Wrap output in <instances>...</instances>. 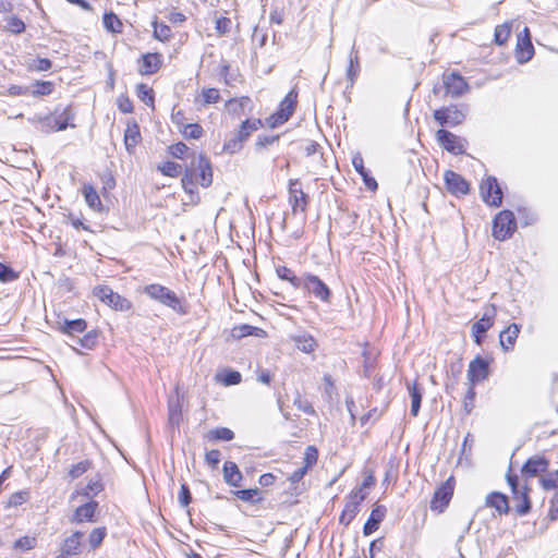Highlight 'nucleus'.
<instances>
[{
    "label": "nucleus",
    "mask_w": 558,
    "mask_h": 558,
    "mask_svg": "<svg viewBox=\"0 0 558 558\" xmlns=\"http://www.w3.org/2000/svg\"><path fill=\"white\" fill-rule=\"evenodd\" d=\"M539 482H541L542 487L546 490L557 488L558 487V470L555 472H549L546 475L542 476Z\"/></svg>",
    "instance_id": "de8ad7c7"
},
{
    "label": "nucleus",
    "mask_w": 558,
    "mask_h": 558,
    "mask_svg": "<svg viewBox=\"0 0 558 558\" xmlns=\"http://www.w3.org/2000/svg\"><path fill=\"white\" fill-rule=\"evenodd\" d=\"M520 332V326L518 324L509 325L499 335L500 345L504 350L508 351L512 349Z\"/></svg>",
    "instance_id": "a878e982"
},
{
    "label": "nucleus",
    "mask_w": 558,
    "mask_h": 558,
    "mask_svg": "<svg viewBox=\"0 0 558 558\" xmlns=\"http://www.w3.org/2000/svg\"><path fill=\"white\" fill-rule=\"evenodd\" d=\"M386 512L387 509L385 506H376L372 510L371 515L363 527V533L365 536L373 534L379 529L380 523L386 517Z\"/></svg>",
    "instance_id": "6ab92c4d"
},
{
    "label": "nucleus",
    "mask_w": 558,
    "mask_h": 558,
    "mask_svg": "<svg viewBox=\"0 0 558 558\" xmlns=\"http://www.w3.org/2000/svg\"><path fill=\"white\" fill-rule=\"evenodd\" d=\"M485 505L496 509L499 514H507L509 512L507 496L498 492L488 494L485 499Z\"/></svg>",
    "instance_id": "412c9836"
},
{
    "label": "nucleus",
    "mask_w": 558,
    "mask_h": 558,
    "mask_svg": "<svg viewBox=\"0 0 558 558\" xmlns=\"http://www.w3.org/2000/svg\"><path fill=\"white\" fill-rule=\"evenodd\" d=\"M143 292L151 300L159 302L160 304L170 307L178 314H186V310L183 307L179 296L169 288L159 284L151 283L144 287Z\"/></svg>",
    "instance_id": "f257e3e1"
},
{
    "label": "nucleus",
    "mask_w": 558,
    "mask_h": 558,
    "mask_svg": "<svg viewBox=\"0 0 558 558\" xmlns=\"http://www.w3.org/2000/svg\"><path fill=\"white\" fill-rule=\"evenodd\" d=\"M361 71L360 66V58L359 50L355 46H352V49L349 54V65L347 69V81L350 86H353Z\"/></svg>",
    "instance_id": "b1692460"
},
{
    "label": "nucleus",
    "mask_w": 558,
    "mask_h": 558,
    "mask_svg": "<svg viewBox=\"0 0 558 558\" xmlns=\"http://www.w3.org/2000/svg\"><path fill=\"white\" fill-rule=\"evenodd\" d=\"M480 193L482 201L490 207H499L502 204V189L496 177H487L481 182Z\"/></svg>",
    "instance_id": "423d86ee"
},
{
    "label": "nucleus",
    "mask_w": 558,
    "mask_h": 558,
    "mask_svg": "<svg viewBox=\"0 0 558 558\" xmlns=\"http://www.w3.org/2000/svg\"><path fill=\"white\" fill-rule=\"evenodd\" d=\"M296 344L301 351L305 353H311L315 350L316 341L311 336H304L296 339Z\"/></svg>",
    "instance_id": "864d4df0"
},
{
    "label": "nucleus",
    "mask_w": 558,
    "mask_h": 558,
    "mask_svg": "<svg viewBox=\"0 0 558 558\" xmlns=\"http://www.w3.org/2000/svg\"><path fill=\"white\" fill-rule=\"evenodd\" d=\"M549 461L543 456H534L526 460L521 469L524 477H533L547 471Z\"/></svg>",
    "instance_id": "dca6fc26"
},
{
    "label": "nucleus",
    "mask_w": 558,
    "mask_h": 558,
    "mask_svg": "<svg viewBox=\"0 0 558 558\" xmlns=\"http://www.w3.org/2000/svg\"><path fill=\"white\" fill-rule=\"evenodd\" d=\"M434 118L441 125L454 126L462 123L465 114L457 107H446L435 110Z\"/></svg>",
    "instance_id": "ddd939ff"
},
{
    "label": "nucleus",
    "mask_w": 558,
    "mask_h": 558,
    "mask_svg": "<svg viewBox=\"0 0 558 558\" xmlns=\"http://www.w3.org/2000/svg\"><path fill=\"white\" fill-rule=\"evenodd\" d=\"M102 23L105 28L110 33H121L122 32V22L113 12H108L104 14Z\"/></svg>",
    "instance_id": "473e14b6"
},
{
    "label": "nucleus",
    "mask_w": 558,
    "mask_h": 558,
    "mask_svg": "<svg viewBox=\"0 0 558 558\" xmlns=\"http://www.w3.org/2000/svg\"><path fill=\"white\" fill-rule=\"evenodd\" d=\"M54 118V123L57 125V130L63 131L68 126H74V124H71L70 121L73 120L74 114L70 107L64 108L61 112H58V110L52 113Z\"/></svg>",
    "instance_id": "7c9ffc66"
},
{
    "label": "nucleus",
    "mask_w": 558,
    "mask_h": 558,
    "mask_svg": "<svg viewBox=\"0 0 558 558\" xmlns=\"http://www.w3.org/2000/svg\"><path fill=\"white\" fill-rule=\"evenodd\" d=\"M52 66V62L47 58H37L33 61L31 68L35 71L43 72L48 71Z\"/></svg>",
    "instance_id": "338daca9"
},
{
    "label": "nucleus",
    "mask_w": 558,
    "mask_h": 558,
    "mask_svg": "<svg viewBox=\"0 0 558 558\" xmlns=\"http://www.w3.org/2000/svg\"><path fill=\"white\" fill-rule=\"evenodd\" d=\"M36 545V538L31 536H23L15 541L14 548L19 550H29Z\"/></svg>",
    "instance_id": "052dcab7"
},
{
    "label": "nucleus",
    "mask_w": 558,
    "mask_h": 558,
    "mask_svg": "<svg viewBox=\"0 0 558 558\" xmlns=\"http://www.w3.org/2000/svg\"><path fill=\"white\" fill-rule=\"evenodd\" d=\"M447 191L457 196L461 197L470 192V183L464 177H442Z\"/></svg>",
    "instance_id": "f3484780"
},
{
    "label": "nucleus",
    "mask_w": 558,
    "mask_h": 558,
    "mask_svg": "<svg viewBox=\"0 0 558 558\" xmlns=\"http://www.w3.org/2000/svg\"><path fill=\"white\" fill-rule=\"evenodd\" d=\"M437 141L440 146L452 154H461L464 151V145L461 138L449 131L438 130L436 133Z\"/></svg>",
    "instance_id": "2eb2a0df"
},
{
    "label": "nucleus",
    "mask_w": 558,
    "mask_h": 558,
    "mask_svg": "<svg viewBox=\"0 0 558 558\" xmlns=\"http://www.w3.org/2000/svg\"><path fill=\"white\" fill-rule=\"evenodd\" d=\"M162 63V56L160 53H145L142 56V65L140 73L142 75H149L156 73Z\"/></svg>",
    "instance_id": "aec40b11"
},
{
    "label": "nucleus",
    "mask_w": 558,
    "mask_h": 558,
    "mask_svg": "<svg viewBox=\"0 0 558 558\" xmlns=\"http://www.w3.org/2000/svg\"><path fill=\"white\" fill-rule=\"evenodd\" d=\"M182 420V410L179 401L169 402V423L171 426H178Z\"/></svg>",
    "instance_id": "c03bdc74"
},
{
    "label": "nucleus",
    "mask_w": 558,
    "mask_h": 558,
    "mask_svg": "<svg viewBox=\"0 0 558 558\" xmlns=\"http://www.w3.org/2000/svg\"><path fill=\"white\" fill-rule=\"evenodd\" d=\"M8 29L14 34H21L25 31L24 22L15 16L8 20Z\"/></svg>",
    "instance_id": "69168bd1"
},
{
    "label": "nucleus",
    "mask_w": 558,
    "mask_h": 558,
    "mask_svg": "<svg viewBox=\"0 0 558 558\" xmlns=\"http://www.w3.org/2000/svg\"><path fill=\"white\" fill-rule=\"evenodd\" d=\"M298 92L292 88L283 100L280 102L278 110L267 119V123L270 128H276L286 123L293 114L296 102Z\"/></svg>",
    "instance_id": "f03ea898"
},
{
    "label": "nucleus",
    "mask_w": 558,
    "mask_h": 558,
    "mask_svg": "<svg viewBox=\"0 0 558 558\" xmlns=\"http://www.w3.org/2000/svg\"><path fill=\"white\" fill-rule=\"evenodd\" d=\"M208 438L210 440L230 441L234 438V433L227 427H218V428L211 429L208 433Z\"/></svg>",
    "instance_id": "ea45409f"
},
{
    "label": "nucleus",
    "mask_w": 558,
    "mask_h": 558,
    "mask_svg": "<svg viewBox=\"0 0 558 558\" xmlns=\"http://www.w3.org/2000/svg\"><path fill=\"white\" fill-rule=\"evenodd\" d=\"M243 476L236 463L227 461L223 464V480L233 487H239Z\"/></svg>",
    "instance_id": "393cba45"
},
{
    "label": "nucleus",
    "mask_w": 558,
    "mask_h": 558,
    "mask_svg": "<svg viewBox=\"0 0 558 558\" xmlns=\"http://www.w3.org/2000/svg\"><path fill=\"white\" fill-rule=\"evenodd\" d=\"M366 498L365 493H361V489H353L345 502L344 509L340 515V523L348 526L360 511L361 502Z\"/></svg>",
    "instance_id": "9b49d317"
},
{
    "label": "nucleus",
    "mask_w": 558,
    "mask_h": 558,
    "mask_svg": "<svg viewBox=\"0 0 558 558\" xmlns=\"http://www.w3.org/2000/svg\"><path fill=\"white\" fill-rule=\"evenodd\" d=\"M301 288L323 303L329 304L331 302L332 292L330 288L316 275L305 272Z\"/></svg>",
    "instance_id": "20e7f679"
},
{
    "label": "nucleus",
    "mask_w": 558,
    "mask_h": 558,
    "mask_svg": "<svg viewBox=\"0 0 558 558\" xmlns=\"http://www.w3.org/2000/svg\"><path fill=\"white\" fill-rule=\"evenodd\" d=\"M488 362L481 356L471 361L468 369V380L470 385H476L488 377Z\"/></svg>",
    "instance_id": "4468645a"
},
{
    "label": "nucleus",
    "mask_w": 558,
    "mask_h": 558,
    "mask_svg": "<svg viewBox=\"0 0 558 558\" xmlns=\"http://www.w3.org/2000/svg\"><path fill=\"white\" fill-rule=\"evenodd\" d=\"M262 126H263V123H262L260 119H254V120L247 119V120L242 122L241 128H240L238 134L244 141H246L252 132L257 131Z\"/></svg>",
    "instance_id": "72a5a7b5"
},
{
    "label": "nucleus",
    "mask_w": 558,
    "mask_h": 558,
    "mask_svg": "<svg viewBox=\"0 0 558 558\" xmlns=\"http://www.w3.org/2000/svg\"><path fill=\"white\" fill-rule=\"evenodd\" d=\"M454 492V477L450 476L434 493L430 500L433 511L442 512L449 505Z\"/></svg>",
    "instance_id": "6e6552de"
},
{
    "label": "nucleus",
    "mask_w": 558,
    "mask_h": 558,
    "mask_svg": "<svg viewBox=\"0 0 558 558\" xmlns=\"http://www.w3.org/2000/svg\"><path fill=\"white\" fill-rule=\"evenodd\" d=\"M250 102H251V99L248 97H241L240 99H231L227 102V108L230 112L239 113Z\"/></svg>",
    "instance_id": "6e6d98bb"
},
{
    "label": "nucleus",
    "mask_w": 558,
    "mask_h": 558,
    "mask_svg": "<svg viewBox=\"0 0 558 558\" xmlns=\"http://www.w3.org/2000/svg\"><path fill=\"white\" fill-rule=\"evenodd\" d=\"M534 47L530 37L524 38L518 43L517 60L519 63H525L532 59Z\"/></svg>",
    "instance_id": "c85d7f7f"
},
{
    "label": "nucleus",
    "mask_w": 558,
    "mask_h": 558,
    "mask_svg": "<svg viewBox=\"0 0 558 558\" xmlns=\"http://www.w3.org/2000/svg\"><path fill=\"white\" fill-rule=\"evenodd\" d=\"M510 36V27L507 24L498 25L495 28V43L499 46L504 45Z\"/></svg>",
    "instance_id": "3c124183"
},
{
    "label": "nucleus",
    "mask_w": 558,
    "mask_h": 558,
    "mask_svg": "<svg viewBox=\"0 0 558 558\" xmlns=\"http://www.w3.org/2000/svg\"><path fill=\"white\" fill-rule=\"evenodd\" d=\"M496 306L494 304H488L484 308L483 316L473 324L472 326V335L474 338V342L476 344H482L483 337L488 329L494 325V319L496 316Z\"/></svg>",
    "instance_id": "1a4fd4ad"
},
{
    "label": "nucleus",
    "mask_w": 558,
    "mask_h": 558,
    "mask_svg": "<svg viewBox=\"0 0 558 558\" xmlns=\"http://www.w3.org/2000/svg\"><path fill=\"white\" fill-rule=\"evenodd\" d=\"M98 504L96 501H89L82 506H80L73 517L71 518V522L73 523H82L85 521H94L95 511Z\"/></svg>",
    "instance_id": "5701e85b"
},
{
    "label": "nucleus",
    "mask_w": 558,
    "mask_h": 558,
    "mask_svg": "<svg viewBox=\"0 0 558 558\" xmlns=\"http://www.w3.org/2000/svg\"><path fill=\"white\" fill-rule=\"evenodd\" d=\"M93 293L101 302L116 311L126 312L132 308V303L128 299L107 286L95 287Z\"/></svg>",
    "instance_id": "39448f33"
},
{
    "label": "nucleus",
    "mask_w": 558,
    "mask_h": 558,
    "mask_svg": "<svg viewBox=\"0 0 558 558\" xmlns=\"http://www.w3.org/2000/svg\"><path fill=\"white\" fill-rule=\"evenodd\" d=\"M444 86L452 98H458L469 90V84L459 73L444 75Z\"/></svg>",
    "instance_id": "f8f14e48"
},
{
    "label": "nucleus",
    "mask_w": 558,
    "mask_h": 558,
    "mask_svg": "<svg viewBox=\"0 0 558 558\" xmlns=\"http://www.w3.org/2000/svg\"><path fill=\"white\" fill-rule=\"evenodd\" d=\"M104 489L99 477L90 478L82 494L88 498L95 497Z\"/></svg>",
    "instance_id": "79ce46f5"
},
{
    "label": "nucleus",
    "mask_w": 558,
    "mask_h": 558,
    "mask_svg": "<svg viewBox=\"0 0 558 558\" xmlns=\"http://www.w3.org/2000/svg\"><path fill=\"white\" fill-rule=\"evenodd\" d=\"M183 134L187 138L197 140L203 134V128L199 124H187L183 131Z\"/></svg>",
    "instance_id": "0e129e2a"
},
{
    "label": "nucleus",
    "mask_w": 558,
    "mask_h": 558,
    "mask_svg": "<svg viewBox=\"0 0 558 558\" xmlns=\"http://www.w3.org/2000/svg\"><path fill=\"white\" fill-rule=\"evenodd\" d=\"M279 140L278 135H259L256 140L255 146L257 150L268 147Z\"/></svg>",
    "instance_id": "e2e57ef3"
},
{
    "label": "nucleus",
    "mask_w": 558,
    "mask_h": 558,
    "mask_svg": "<svg viewBox=\"0 0 558 558\" xmlns=\"http://www.w3.org/2000/svg\"><path fill=\"white\" fill-rule=\"evenodd\" d=\"M29 498V493L27 490H20L11 495L8 506L9 507H17L26 502Z\"/></svg>",
    "instance_id": "13d9d810"
},
{
    "label": "nucleus",
    "mask_w": 558,
    "mask_h": 558,
    "mask_svg": "<svg viewBox=\"0 0 558 558\" xmlns=\"http://www.w3.org/2000/svg\"><path fill=\"white\" fill-rule=\"evenodd\" d=\"M307 195L304 193L299 179L290 180L289 183V204L292 214L296 216L299 213L305 214L307 207Z\"/></svg>",
    "instance_id": "9d476101"
},
{
    "label": "nucleus",
    "mask_w": 558,
    "mask_h": 558,
    "mask_svg": "<svg viewBox=\"0 0 558 558\" xmlns=\"http://www.w3.org/2000/svg\"><path fill=\"white\" fill-rule=\"evenodd\" d=\"M82 194L87 206L95 213L102 214L107 211L102 205L100 195L92 184H84L82 187Z\"/></svg>",
    "instance_id": "a211bd4d"
},
{
    "label": "nucleus",
    "mask_w": 558,
    "mask_h": 558,
    "mask_svg": "<svg viewBox=\"0 0 558 558\" xmlns=\"http://www.w3.org/2000/svg\"><path fill=\"white\" fill-rule=\"evenodd\" d=\"M203 99L205 104H215L219 100L220 94L217 88H207L204 89L203 93Z\"/></svg>",
    "instance_id": "774afa93"
},
{
    "label": "nucleus",
    "mask_w": 558,
    "mask_h": 558,
    "mask_svg": "<svg viewBox=\"0 0 558 558\" xmlns=\"http://www.w3.org/2000/svg\"><path fill=\"white\" fill-rule=\"evenodd\" d=\"M234 494L242 501L254 502L260 499V492L258 488L240 489L236 490Z\"/></svg>",
    "instance_id": "49530a36"
},
{
    "label": "nucleus",
    "mask_w": 558,
    "mask_h": 558,
    "mask_svg": "<svg viewBox=\"0 0 558 558\" xmlns=\"http://www.w3.org/2000/svg\"><path fill=\"white\" fill-rule=\"evenodd\" d=\"M260 333H264L263 329H260L258 327L251 326V325H246V324L235 326L232 329V335H233V337H236V338H243V337H247V336L258 337V336H260Z\"/></svg>",
    "instance_id": "e433bc0d"
},
{
    "label": "nucleus",
    "mask_w": 558,
    "mask_h": 558,
    "mask_svg": "<svg viewBox=\"0 0 558 558\" xmlns=\"http://www.w3.org/2000/svg\"><path fill=\"white\" fill-rule=\"evenodd\" d=\"M137 97L147 106L154 105V90L148 85L141 83L136 86Z\"/></svg>",
    "instance_id": "58836bf2"
},
{
    "label": "nucleus",
    "mask_w": 558,
    "mask_h": 558,
    "mask_svg": "<svg viewBox=\"0 0 558 558\" xmlns=\"http://www.w3.org/2000/svg\"><path fill=\"white\" fill-rule=\"evenodd\" d=\"M318 458V451L314 446H307L304 452V466L310 469L316 464Z\"/></svg>",
    "instance_id": "bf43d9fd"
},
{
    "label": "nucleus",
    "mask_w": 558,
    "mask_h": 558,
    "mask_svg": "<svg viewBox=\"0 0 558 558\" xmlns=\"http://www.w3.org/2000/svg\"><path fill=\"white\" fill-rule=\"evenodd\" d=\"M244 140L239 135H233L231 138L227 140L222 146V151L227 154H235L240 151L243 147Z\"/></svg>",
    "instance_id": "4c0bfd02"
},
{
    "label": "nucleus",
    "mask_w": 558,
    "mask_h": 558,
    "mask_svg": "<svg viewBox=\"0 0 558 558\" xmlns=\"http://www.w3.org/2000/svg\"><path fill=\"white\" fill-rule=\"evenodd\" d=\"M151 25L154 27V38L162 43L170 40L172 36L170 26L163 23H158L157 19L151 23Z\"/></svg>",
    "instance_id": "c9c22d12"
},
{
    "label": "nucleus",
    "mask_w": 558,
    "mask_h": 558,
    "mask_svg": "<svg viewBox=\"0 0 558 558\" xmlns=\"http://www.w3.org/2000/svg\"><path fill=\"white\" fill-rule=\"evenodd\" d=\"M507 482L511 487L513 499L517 501L515 511L520 515H525L531 510V501L526 485L521 487L515 474H507Z\"/></svg>",
    "instance_id": "0eeeda50"
},
{
    "label": "nucleus",
    "mask_w": 558,
    "mask_h": 558,
    "mask_svg": "<svg viewBox=\"0 0 558 558\" xmlns=\"http://www.w3.org/2000/svg\"><path fill=\"white\" fill-rule=\"evenodd\" d=\"M83 533L80 531L74 532L72 535L66 537L61 546V553L64 556H76L81 553V538Z\"/></svg>",
    "instance_id": "4be33fe9"
},
{
    "label": "nucleus",
    "mask_w": 558,
    "mask_h": 558,
    "mask_svg": "<svg viewBox=\"0 0 558 558\" xmlns=\"http://www.w3.org/2000/svg\"><path fill=\"white\" fill-rule=\"evenodd\" d=\"M98 339V333L95 330L86 332L83 337L75 340L76 344L84 349H93Z\"/></svg>",
    "instance_id": "37998d69"
},
{
    "label": "nucleus",
    "mask_w": 558,
    "mask_h": 558,
    "mask_svg": "<svg viewBox=\"0 0 558 558\" xmlns=\"http://www.w3.org/2000/svg\"><path fill=\"white\" fill-rule=\"evenodd\" d=\"M106 536L105 527H97L92 531L88 537V543L92 549H96L104 541Z\"/></svg>",
    "instance_id": "8fccbe9b"
},
{
    "label": "nucleus",
    "mask_w": 558,
    "mask_h": 558,
    "mask_svg": "<svg viewBox=\"0 0 558 558\" xmlns=\"http://www.w3.org/2000/svg\"><path fill=\"white\" fill-rule=\"evenodd\" d=\"M293 404L302 412L306 413V414H310V415H313L315 414V410L314 408L312 407L311 402L303 398L299 392L296 393L294 400H293Z\"/></svg>",
    "instance_id": "603ef678"
},
{
    "label": "nucleus",
    "mask_w": 558,
    "mask_h": 558,
    "mask_svg": "<svg viewBox=\"0 0 558 558\" xmlns=\"http://www.w3.org/2000/svg\"><path fill=\"white\" fill-rule=\"evenodd\" d=\"M38 124H39L38 128L41 132L50 133V132L58 131L57 125L54 123V118L52 114L45 116V117L40 118L38 120Z\"/></svg>",
    "instance_id": "5fc2aeb1"
},
{
    "label": "nucleus",
    "mask_w": 558,
    "mask_h": 558,
    "mask_svg": "<svg viewBox=\"0 0 558 558\" xmlns=\"http://www.w3.org/2000/svg\"><path fill=\"white\" fill-rule=\"evenodd\" d=\"M52 90H53V84L51 82H48V81H36L33 84L32 95L35 96V97L48 96V95H50L52 93Z\"/></svg>",
    "instance_id": "a19ab883"
},
{
    "label": "nucleus",
    "mask_w": 558,
    "mask_h": 558,
    "mask_svg": "<svg viewBox=\"0 0 558 558\" xmlns=\"http://www.w3.org/2000/svg\"><path fill=\"white\" fill-rule=\"evenodd\" d=\"M276 274L281 280L288 281L294 289H300L304 281V275L298 277L294 271L287 266L279 265L276 267Z\"/></svg>",
    "instance_id": "cd10ccee"
},
{
    "label": "nucleus",
    "mask_w": 558,
    "mask_h": 558,
    "mask_svg": "<svg viewBox=\"0 0 558 558\" xmlns=\"http://www.w3.org/2000/svg\"><path fill=\"white\" fill-rule=\"evenodd\" d=\"M19 278V275L8 265L0 263V281L11 282Z\"/></svg>",
    "instance_id": "4d7b16f0"
},
{
    "label": "nucleus",
    "mask_w": 558,
    "mask_h": 558,
    "mask_svg": "<svg viewBox=\"0 0 558 558\" xmlns=\"http://www.w3.org/2000/svg\"><path fill=\"white\" fill-rule=\"evenodd\" d=\"M517 229V221L511 210H501L493 221V235L496 240L505 241Z\"/></svg>",
    "instance_id": "7ed1b4c3"
},
{
    "label": "nucleus",
    "mask_w": 558,
    "mask_h": 558,
    "mask_svg": "<svg viewBox=\"0 0 558 558\" xmlns=\"http://www.w3.org/2000/svg\"><path fill=\"white\" fill-rule=\"evenodd\" d=\"M86 328L87 323L83 318L72 320L64 319V322L60 324V330L72 338H74L78 333L85 332Z\"/></svg>",
    "instance_id": "bb28decb"
},
{
    "label": "nucleus",
    "mask_w": 558,
    "mask_h": 558,
    "mask_svg": "<svg viewBox=\"0 0 558 558\" xmlns=\"http://www.w3.org/2000/svg\"><path fill=\"white\" fill-rule=\"evenodd\" d=\"M193 166L196 167L198 174H213V169L209 160L202 155L194 158Z\"/></svg>",
    "instance_id": "09e8293b"
},
{
    "label": "nucleus",
    "mask_w": 558,
    "mask_h": 558,
    "mask_svg": "<svg viewBox=\"0 0 558 558\" xmlns=\"http://www.w3.org/2000/svg\"><path fill=\"white\" fill-rule=\"evenodd\" d=\"M181 184L189 195L190 202L195 203L198 201V196L196 195L198 177H181Z\"/></svg>",
    "instance_id": "2f4dec72"
},
{
    "label": "nucleus",
    "mask_w": 558,
    "mask_h": 558,
    "mask_svg": "<svg viewBox=\"0 0 558 558\" xmlns=\"http://www.w3.org/2000/svg\"><path fill=\"white\" fill-rule=\"evenodd\" d=\"M218 379L225 385V386H232L238 385L241 383L242 376L236 371H227L223 374L218 375Z\"/></svg>",
    "instance_id": "a18cd8bd"
},
{
    "label": "nucleus",
    "mask_w": 558,
    "mask_h": 558,
    "mask_svg": "<svg viewBox=\"0 0 558 558\" xmlns=\"http://www.w3.org/2000/svg\"><path fill=\"white\" fill-rule=\"evenodd\" d=\"M141 140V133L137 124L129 125L124 134V143L128 150L135 147Z\"/></svg>",
    "instance_id": "f704fd0d"
},
{
    "label": "nucleus",
    "mask_w": 558,
    "mask_h": 558,
    "mask_svg": "<svg viewBox=\"0 0 558 558\" xmlns=\"http://www.w3.org/2000/svg\"><path fill=\"white\" fill-rule=\"evenodd\" d=\"M90 463L88 461H81L73 464L69 471V475L72 478H77L89 469Z\"/></svg>",
    "instance_id": "680f3d73"
},
{
    "label": "nucleus",
    "mask_w": 558,
    "mask_h": 558,
    "mask_svg": "<svg viewBox=\"0 0 558 558\" xmlns=\"http://www.w3.org/2000/svg\"><path fill=\"white\" fill-rule=\"evenodd\" d=\"M408 390L411 398V414L417 416L421 408L423 392L416 383L408 384Z\"/></svg>",
    "instance_id": "c756f323"
}]
</instances>
